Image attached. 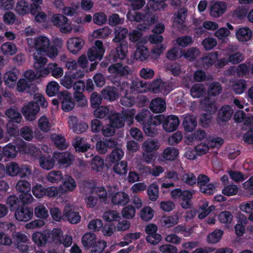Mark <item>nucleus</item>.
<instances>
[{"mask_svg": "<svg viewBox=\"0 0 253 253\" xmlns=\"http://www.w3.org/2000/svg\"><path fill=\"white\" fill-rule=\"evenodd\" d=\"M28 45L30 48L36 50L33 54L34 58L36 54L39 57H44L46 55L50 58L55 57L58 54L57 49L50 45V41L45 36H40L36 39H27Z\"/></svg>", "mask_w": 253, "mask_h": 253, "instance_id": "obj_1", "label": "nucleus"}, {"mask_svg": "<svg viewBox=\"0 0 253 253\" xmlns=\"http://www.w3.org/2000/svg\"><path fill=\"white\" fill-rule=\"evenodd\" d=\"M165 0H149L147 3V7L148 13L145 16L146 20L144 22L146 26L139 25L137 27L138 30L141 31L147 28L146 25L150 22L151 23H154L157 20L158 17L151 13L152 11H161L164 10L167 7V4L165 3Z\"/></svg>", "mask_w": 253, "mask_h": 253, "instance_id": "obj_2", "label": "nucleus"}, {"mask_svg": "<svg viewBox=\"0 0 253 253\" xmlns=\"http://www.w3.org/2000/svg\"><path fill=\"white\" fill-rule=\"evenodd\" d=\"M6 174L9 176H14L19 174L21 177H25L31 174V171L25 166L19 167L18 165L15 162L8 163L5 167L2 164H0V178L3 177Z\"/></svg>", "mask_w": 253, "mask_h": 253, "instance_id": "obj_3", "label": "nucleus"}, {"mask_svg": "<svg viewBox=\"0 0 253 253\" xmlns=\"http://www.w3.org/2000/svg\"><path fill=\"white\" fill-rule=\"evenodd\" d=\"M135 112L133 109L127 110L123 113L124 117L121 115L113 114L110 117V124L112 128H118L124 126L125 119L126 120L128 125L130 126L133 122V116Z\"/></svg>", "mask_w": 253, "mask_h": 253, "instance_id": "obj_4", "label": "nucleus"}, {"mask_svg": "<svg viewBox=\"0 0 253 253\" xmlns=\"http://www.w3.org/2000/svg\"><path fill=\"white\" fill-rule=\"evenodd\" d=\"M6 115L10 119V121L7 125L8 133L12 136H15L18 132L17 126L13 123H19L21 121V116L20 114L16 110L13 109L7 110L5 112Z\"/></svg>", "mask_w": 253, "mask_h": 253, "instance_id": "obj_5", "label": "nucleus"}, {"mask_svg": "<svg viewBox=\"0 0 253 253\" xmlns=\"http://www.w3.org/2000/svg\"><path fill=\"white\" fill-rule=\"evenodd\" d=\"M197 184L200 191L207 195L213 194L216 191V185L210 183V178L204 174H200L197 177Z\"/></svg>", "mask_w": 253, "mask_h": 253, "instance_id": "obj_6", "label": "nucleus"}, {"mask_svg": "<svg viewBox=\"0 0 253 253\" xmlns=\"http://www.w3.org/2000/svg\"><path fill=\"white\" fill-rule=\"evenodd\" d=\"M34 67L36 70L37 79L46 77L50 73L49 64L47 67H44L47 63V59L44 57H39L35 55Z\"/></svg>", "mask_w": 253, "mask_h": 253, "instance_id": "obj_7", "label": "nucleus"}, {"mask_svg": "<svg viewBox=\"0 0 253 253\" xmlns=\"http://www.w3.org/2000/svg\"><path fill=\"white\" fill-rule=\"evenodd\" d=\"M108 192L111 197L112 202L114 204L124 205L129 201V196L125 192H119L116 186L110 187Z\"/></svg>", "mask_w": 253, "mask_h": 253, "instance_id": "obj_8", "label": "nucleus"}, {"mask_svg": "<svg viewBox=\"0 0 253 253\" xmlns=\"http://www.w3.org/2000/svg\"><path fill=\"white\" fill-rule=\"evenodd\" d=\"M40 9L39 5L35 4L30 5L27 1L21 0L17 2L15 10L18 14L23 16L29 13L36 15Z\"/></svg>", "mask_w": 253, "mask_h": 253, "instance_id": "obj_9", "label": "nucleus"}, {"mask_svg": "<svg viewBox=\"0 0 253 253\" xmlns=\"http://www.w3.org/2000/svg\"><path fill=\"white\" fill-rule=\"evenodd\" d=\"M164 120V116L162 115H158L154 117H151L143 126V129L145 134L148 136H154L157 132L155 126L160 125Z\"/></svg>", "mask_w": 253, "mask_h": 253, "instance_id": "obj_10", "label": "nucleus"}, {"mask_svg": "<svg viewBox=\"0 0 253 253\" xmlns=\"http://www.w3.org/2000/svg\"><path fill=\"white\" fill-rule=\"evenodd\" d=\"M105 51V48L103 45V42L97 40L95 41L94 45L88 49L87 57L90 61L97 60H101L103 57Z\"/></svg>", "mask_w": 253, "mask_h": 253, "instance_id": "obj_11", "label": "nucleus"}, {"mask_svg": "<svg viewBox=\"0 0 253 253\" xmlns=\"http://www.w3.org/2000/svg\"><path fill=\"white\" fill-rule=\"evenodd\" d=\"M16 189L21 193L20 199L25 203H31L33 200V197L30 193L31 190V184L25 180H20L17 182Z\"/></svg>", "mask_w": 253, "mask_h": 253, "instance_id": "obj_12", "label": "nucleus"}, {"mask_svg": "<svg viewBox=\"0 0 253 253\" xmlns=\"http://www.w3.org/2000/svg\"><path fill=\"white\" fill-rule=\"evenodd\" d=\"M147 88L144 84L140 82L138 79L131 81V85L128 84H124L122 87V92L125 93L126 96H128V93L133 92H143L146 91Z\"/></svg>", "mask_w": 253, "mask_h": 253, "instance_id": "obj_13", "label": "nucleus"}, {"mask_svg": "<svg viewBox=\"0 0 253 253\" xmlns=\"http://www.w3.org/2000/svg\"><path fill=\"white\" fill-rule=\"evenodd\" d=\"M201 107L207 112V114L202 115L200 118V122L202 125L206 126L211 122V114L212 113H214L215 106L213 103L210 102V100L207 98L201 102Z\"/></svg>", "mask_w": 253, "mask_h": 253, "instance_id": "obj_14", "label": "nucleus"}, {"mask_svg": "<svg viewBox=\"0 0 253 253\" xmlns=\"http://www.w3.org/2000/svg\"><path fill=\"white\" fill-rule=\"evenodd\" d=\"M39 110L37 103L31 101L22 108L21 112L26 120L31 121L36 119Z\"/></svg>", "mask_w": 253, "mask_h": 253, "instance_id": "obj_15", "label": "nucleus"}, {"mask_svg": "<svg viewBox=\"0 0 253 253\" xmlns=\"http://www.w3.org/2000/svg\"><path fill=\"white\" fill-rule=\"evenodd\" d=\"M157 226L152 223L149 224L145 227V231L148 234L146 240L151 244L156 245L161 240V236L157 233Z\"/></svg>", "mask_w": 253, "mask_h": 253, "instance_id": "obj_16", "label": "nucleus"}, {"mask_svg": "<svg viewBox=\"0 0 253 253\" xmlns=\"http://www.w3.org/2000/svg\"><path fill=\"white\" fill-rule=\"evenodd\" d=\"M58 96L61 102L62 109L64 111L69 112L74 108L75 102L71 93L67 91H64L61 92Z\"/></svg>", "mask_w": 253, "mask_h": 253, "instance_id": "obj_17", "label": "nucleus"}, {"mask_svg": "<svg viewBox=\"0 0 253 253\" xmlns=\"http://www.w3.org/2000/svg\"><path fill=\"white\" fill-rule=\"evenodd\" d=\"M63 216L70 223L76 224L81 220V216L78 212L75 211V207L72 205H66L64 211Z\"/></svg>", "mask_w": 253, "mask_h": 253, "instance_id": "obj_18", "label": "nucleus"}, {"mask_svg": "<svg viewBox=\"0 0 253 253\" xmlns=\"http://www.w3.org/2000/svg\"><path fill=\"white\" fill-rule=\"evenodd\" d=\"M226 53L228 55V60L224 59L218 60L216 64L218 67H223L228 62L233 64L238 63L243 59V56L241 53L239 52L234 53L230 49L227 50Z\"/></svg>", "mask_w": 253, "mask_h": 253, "instance_id": "obj_19", "label": "nucleus"}, {"mask_svg": "<svg viewBox=\"0 0 253 253\" xmlns=\"http://www.w3.org/2000/svg\"><path fill=\"white\" fill-rule=\"evenodd\" d=\"M83 76L84 73L81 71L76 72V73L72 72H67L61 80L60 84L66 88H70L73 86V82Z\"/></svg>", "mask_w": 253, "mask_h": 253, "instance_id": "obj_20", "label": "nucleus"}, {"mask_svg": "<svg viewBox=\"0 0 253 253\" xmlns=\"http://www.w3.org/2000/svg\"><path fill=\"white\" fill-rule=\"evenodd\" d=\"M108 71L113 76H123L129 74L130 68L127 66H124L120 63H115L110 66Z\"/></svg>", "mask_w": 253, "mask_h": 253, "instance_id": "obj_21", "label": "nucleus"}, {"mask_svg": "<svg viewBox=\"0 0 253 253\" xmlns=\"http://www.w3.org/2000/svg\"><path fill=\"white\" fill-rule=\"evenodd\" d=\"M84 44V41L80 38H69L67 42V46L69 51L73 54H77Z\"/></svg>", "mask_w": 253, "mask_h": 253, "instance_id": "obj_22", "label": "nucleus"}, {"mask_svg": "<svg viewBox=\"0 0 253 253\" xmlns=\"http://www.w3.org/2000/svg\"><path fill=\"white\" fill-rule=\"evenodd\" d=\"M51 234L53 241L56 244L59 243L60 244H62L65 247H68L72 243V238L70 236L67 235L61 238L62 232L61 229H54L52 231Z\"/></svg>", "mask_w": 253, "mask_h": 253, "instance_id": "obj_23", "label": "nucleus"}, {"mask_svg": "<svg viewBox=\"0 0 253 253\" xmlns=\"http://www.w3.org/2000/svg\"><path fill=\"white\" fill-rule=\"evenodd\" d=\"M237 40L242 43L251 41L253 38V33L251 29L247 27L239 28L235 32Z\"/></svg>", "mask_w": 253, "mask_h": 253, "instance_id": "obj_24", "label": "nucleus"}, {"mask_svg": "<svg viewBox=\"0 0 253 253\" xmlns=\"http://www.w3.org/2000/svg\"><path fill=\"white\" fill-rule=\"evenodd\" d=\"M33 216V210L27 207H22L17 209L15 213V218L20 221H28L32 219Z\"/></svg>", "mask_w": 253, "mask_h": 253, "instance_id": "obj_25", "label": "nucleus"}, {"mask_svg": "<svg viewBox=\"0 0 253 253\" xmlns=\"http://www.w3.org/2000/svg\"><path fill=\"white\" fill-rule=\"evenodd\" d=\"M179 124L178 118L175 116H169L166 118L164 117L163 126L166 131H173L176 129Z\"/></svg>", "mask_w": 253, "mask_h": 253, "instance_id": "obj_26", "label": "nucleus"}, {"mask_svg": "<svg viewBox=\"0 0 253 253\" xmlns=\"http://www.w3.org/2000/svg\"><path fill=\"white\" fill-rule=\"evenodd\" d=\"M226 3L217 1L212 4L211 8L210 14L213 17H219L226 10Z\"/></svg>", "mask_w": 253, "mask_h": 253, "instance_id": "obj_27", "label": "nucleus"}, {"mask_svg": "<svg viewBox=\"0 0 253 253\" xmlns=\"http://www.w3.org/2000/svg\"><path fill=\"white\" fill-rule=\"evenodd\" d=\"M17 79V71L15 69L6 72L3 76L4 83L9 88H13L15 86Z\"/></svg>", "mask_w": 253, "mask_h": 253, "instance_id": "obj_28", "label": "nucleus"}, {"mask_svg": "<svg viewBox=\"0 0 253 253\" xmlns=\"http://www.w3.org/2000/svg\"><path fill=\"white\" fill-rule=\"evenodd\" d=\"M54 158L58 161L59 164L63 167H66L72 163L73 156L68 153L55 152Z\"/></svg>", "mask_w": 253, "mask_h": 253, "instance_id": "obj_29", "label": "nucleus"}, {"mask_svg": "<svg viewBox=\"0 0 253 253\" xmlns=\"http://www.w3.org/2000/svg\"><path fill=\"white\" fill-rule=\"evenodd\" d=\"M133 56L136 60L143 61L149 58L150 52L148 49L143 45H137Z\"/></svg>", "mask_w": 253, "mask_h": 253, "instance_id": "obj_30", "label": "nucleus"}, {"mask_svg": "<svg viewBox=\"0 0 253 253\" xmlns=\"http://www.w3.org/2000/svg\"><path fill=\"white\" fill-rule=\"evenodd\" d=\"M227 28L225 27L220 28L214 33V36L219 40L224 41L230 35V31L233 30V26L229 23L226 24Z\"/></svg>", "mask_w": 253, "mask_h": 253, "instance_id": "obj_31", "label": "nucleus"}, {"mask_svg": "<svg viewBox=\"0 0 253 253\" xmlns=\"http://www.w3.org/2000/svg\"><path fill=\"white\" fill-rule=\"evenodd\" d=\"M63 193L74 191L76 187V183L72 177L66 175L63 179V184L61 186Z\"/></svg>", "mask_w": 253, "mask_h": 253, "instance_id": "obj_32", "label": "nucleus"}, {"mask_svg": "<svg viewBox=\"0 0 253 253\" xmlns=\"http://www.w3.org/2000/svg\"><path fill=\"white\" fill-rule=\"evenodd\" d=\"M187 10L185 8L180 9L177 14H174L173 25L178 28H181L184 24Z\"/></svg>", "mask_w": 253, "mask_h": 253, "instance_id": "obj_33", "label": "nucleus"}, {"mask_svg": "<svg viewBox=\"0 0 253 253\" xmlns=\"http://www.w3.org/2000/svg\"><path fill=\"white\" fill-rule=\"evenodd\" d=\"M166 104L165 101L161 98H156L150 103L151 110L156 113H160L165 110Z\"/></svg>", "mask_w": 253, "mask_h": 253, "instance_id": "obj_34", "label": "nucleus"}, {"mask_svg": "<svg viewBox=\"0 0 253 253\" xmlns=\"http://www.w3.org/2000/svg\"><path fill=\"white\" fill-rule=\"evenodd\" d=\"M215 207L213 206H209V203L207 201H203L201 205L200 206L198 210V218L203 219L208 215L211 211H213Z\"/></svg>", "mask_w": 253, "mask_h": 253, "instance_id": "obj_35", "label": "nucleus"}, {"mask_svg": "<svg viewBox=\"0 0 253 253\" xmlns=\"http://www.w3.org/2000/svg\"><path fill=\"white\" fill-rule=\"evenodd\" d=\"M247 223V218L244 214H241L238 218V223L235 226V233L237 236H242L245 232V225Z\"/></svg>", "mask_w": 253, "mask_h": 253, "instance_id": "obj_36", "label": "nucleus"}, {"mask_svg": "<svg viewBox=\"0 0 253 253\" xmlns=\"http://www.w3.org/2000/svg\"><path fill=\"white\" fill-rule=\"evenodd\" d=\"M129 40L133 42H136V46L145 43L147 40L145 38L142 37L141 32L134 30L129 34Z\"/></svg>", "mask_w": 253, "mask_h": 253, "instance_id": "obj_37", "label": "nucleus"}, {"mask_svg": "<svg viewBox=\"0 0 253 253\" xmlns=\"http://www.w3.org/2000/svg\"><path fill=\"white\" fill-rule=\"evenodd\" d=\"M239 209L242 212L249 214V220L253 221V201L242 202L239 206Z\"/></svg>", "mask_w": 253, "mask_h": 253, "instance_id": "obj_38", "label": "nucleus"}, {"mask_svg": "<svg viewBox=\"0 0 253 253\" xmlns=\"http://www.w3.org/2000/svg\"><path fill=\"white\" fill-rule=\"evenodd\" d=\"M178 154L179 152L176 148L169 147L164 150L162 157L165 160L173 161L177 157Z\"/></svg>", "mask_w": 253, "mask_h": 253, "instance_id": "obj_39", "label": "nucleus"}, {"mask_svg": "<svg viewBox=\"0 0 253 253\" xmlns=\"http://www.w3.org/2000/svg\"><path fill=\"white\" fill-rule=\"evenodd\" d=\"M115 145V142L110 139L106 140L105 141L100 140L96 143V149L99 153L105 154L109 148L114 147Z\"/></svg>", "mask_w": 253, "mask_h": 253, "instance_id": "obj_40", "label": "nucleus"}, {"mask_svg": "<svg viewBox=\"0 0 253 253\" xmlns=\"http://www.w3.org/2000/svg\"><path fill=\"white\" fill-rule=\"evenodd\" d=\"M183 125L185 130L192 131L197 126V121L195 117L189 115L185 116Z\"/></svg>", "mask_w": 253, "mask_h": 253, "instance_id": "obj_41", "label": "nucleus"}, {"mask_svg": "<svg viewBox=\"0 0 253 253\" xmlns=\"http://www.w3.org/2000/svg\"><path fill=\"white\" fill-rule=\"evenodd\" d=\"M40 167L45 170L52 169L55 165V160L50 157L42 156L39 159Z\"/></svg>", "mask_w": 253, "mask_h": 253, "instance_id": "obj_42", "label": "nucleus"}, {"mask_svg": "<svg viewBox=\"0 0 253 253\" xmlns=\"http://www.w3.org/2000/svg\"><path fill=\"white\" fill-rule=\"evenodd\" d=\"M30 88L32 90L36 89L35 85L28 82L25 79H21L18 81L17 84V89L19 92H23L27 90L28 92H30Z\"/></svg>", "mask_w": 253, "mask_h": 253, "instance_id": "obj_43", "label": "nucleus"}, {"mask_svg": "<svg viewBox=\"0 0 253 253\" xmlns=\"http://www.w3.org/2000/svg\"><path fill=\"white\" fill-rule=\"evenodd\" d=\"M112 32L111 29L108 27L99 29L94 30L89 36L90 39H99L105 38L108 36Z\"/></svg>", "mask_w": 253, "mask_h": 253, "instance_id": "obj_44", "label": "nucleus"}, {"mask_svg": "<svg viewBox=\"0 0 253 253\" xmlns=\"http://www.w3.org/2000/svg\"><path fill=\"white\" fill-rule=\"evenodd\" d=\"M13 237L16 238L17 248L22 251H26L28 250L27 246L22 244L21 243H25L28 241V239L27 236L25 234L20 233H15L13 234Z\"/></svg>", "mask_w": 253, "mask_h": 253, "instance_id": "obj_45", "label": "nucleus"}, {"mask_svg": "<svg viewBox=\"0 0 253 253\" xmlns=\"http://www.w3.org/2000/svg\"><path fill=\"white\" fill-rule=\"evenodd\" d=\"M224 232L221 229H216L208 235L207 241L210 244H216L221 239Z\"/></svg>", "mask_w": 253, "mask_h": 253, "instance_id": "obj_46", "label": "nucleus"}, {"mask_svg": "<svg viewBox=\"0 0 253 253\" xmlns=\"http://www.w3.org/2000/svg\"><path fill=\"white\" fill-rule=\"evenodd\" d=\"M233 112V110L230 106L222 107L219 111V119L222 121H227L231 118Z\"/></svg>", "mask_w": 253, "mask_h": 253, "instance_id": "obj_47", "label": "nucleus"}, {"mask_svg": "<svg viewBox=\"0 0 253 253\" xmlns=\"http://www.w3.org/2000/svg\"><path fill=\"white\" fill-rule=\"evenodd\" d=\"M96 236L94 234L88 232L83 235L82 242L84 247L89 248L96 242Z\"/></svg>", "mask_w": 253, "mask_h": 253, "instance_id": "obj_48", "label": "nucleus"}, {"mask_svg": "<svg viewBox=\"0 0 253 253\" xmlns=\"http://www.w3.org/2000/svg\"><path fill=\"white\" fill-rule=\"evenodd\" d=\"M73 145L77 151L84 152L90 148V145L85 142L84 139L80 137H77Z\"/></svg>", "mask_w": 253, "mask_h": 253, "instance_id": "obj_49", "label": "nucleus"}, {"mask_svg": "<svg viewBox=\"0 0 253 253\" xmlns=\"http://www.w3.org/2000/svg\"><path fill=\"white\" fill-rule=\"evenodd\" d=\"M102 218L104 221L111 222L117 221L121 218V216L118 211L110 210L103 213Z\"/></svg>", "mask_w": 253, "mask_h": 253, "instance_id": "obj_50", "label": "nucleus"}, {"mask_svg": "<svg viewBox=\"0 0 253 253\" xmlns=\"http://www.w3.org/2000/svg\"><path fill=\"white\" fill-rule=\"evenodd\" d=\"M142 147L144 151L153 152L159 148L160 144L158 141L150 139L143 144Z\"/></svg>", "mask_w": 253, "mask_h": 253, "instance_id": "obj_51", "label": "nucleus"}, {"mask_svg": "<svg viewBox=\"0 0 253 253\" xmlns=\"http://www.w3.org/2000/svg\"><path fill=\"white\" fill-rule=\"evenodd\" d=\"M35 214L38 218L45 219L48 215V211L45 206L42 204H39L35 208Z\"/></svg>", "mask_w": 253, "mask_h": 253, "instance_id": "obj_52", "label": "nucleus"}, {"mask_svg": "<svg viewBox=\"0 0 253 253\" xmlns=\"http://www.w3.org/2000/svg\"><path fill=\"white\" fill-rule=\"evenodd\" d=\"M218 220L226 226H228L231 223L233 220V215L229 211H223L220 212L218 215Z\"/></svg>", "mask_w": 253, "mask_h": 253, "instance_id": "obj_53", "label": "nucleus"}, {"mask_svg": "<svg viewBox=\"0 0 253 253\" xmlns=\"http://www.w3.org/2000/svg\"><path fill=\"white\" fill-rule=\"evenodd\" d=\"M104 167V160L99 156H95L91 161L90 167L96 171L102 170Z\"/></svg>", "mask_w": 253, "mask_h": 253, "instance_id": "obj_54", "label": "nucleus"}, {"mask_svg": "<svg viewBox=\"0 0 253 253\" xmlns=\"http://www.w3.org/2000/svg\"><path fill=\"white\" fill-rule=\"evenodd\" d=\"M154 211L150 207H144L139 212L140 218L144 221L151 219L154 216Z\"/></svg>", "mask_w": 253, "mask_h": 253, "instance_id": "obj_55", "label": "nucleus"}, {"mask_svg": "<svg viewBox=\"0 0 253 253\" xmlns=\"http://www.w3.org/2000/svg\"><path fill=\"white\" fill-rule=\"evenodd\" d=\"M49 68H50V73L54 78H60L64 74L63 68L59 67L56 63H49Z\"/></svg>", "mask_w": 253, "mask_h": 253, "instance_id": "obj_56", "label": "nucleus"}, {"mask_svg": "<svg viewBox=\"0 0 253 253\" xmlns=\"http://www.w3.org/2000/svg\"><path fill=\"white\" fill-rule=\"evenodd\" d=\"M59 87V84L57 82H50L46 86V92L49 96H53L58 92Z\"/></svg>", "mask_w": 253, "mask_h": 253, "instance_id": "obj_57", "label": "nucleus"}, {"mask_svg": "<svg viewBox=\"0 0 253 253\" xmlns=\"http://www.w3.org/2000/svg\"><path fill=\"white\" fill-rule=\"evenodd\" d=\"M190 93L193 98H199L205 93V89L202 84H196L192 87Z\"/></svg>", "mask_w": 253, "mask_h": 253, "instance_id": "obj_58", "label": "nucleus"}, {"mask_svg": "<svg viewBox=\"0 0 253 253\" xmlns=\"http://www.w3.org/2000/svg\"><path fill=\"white\" fill-rule=\"evenodd\" d=\"M92 194L97 196L101 202H106L108 196H110L103 187H95L92 190Z\"/></svg>", "mask_w": 253, "mask_h": 253, "instance_id": "obj_59", "label": "nucleus"}, {"mask_svg": "<svg viewBox=\"0 0 253 253\" xmlns=\"http://www.w3.org/2000/svg\"><path fill=\"white\" fill-rule=\"evenodd\" d=\"M3 53L5 55H12L16 53L17 48L15 44L11 42L3 43L1 47Z\"/></svg>", "mask_w": 253, "mask_h": 253, "instance_id": "obj_60", "label": "nucleus"}, {"mask_svg": "<svg viewBox=\"0 0 253 253\" xmlns=\"http://www.w3.org/2000/svg\"><path fill=\"white\" fill-rule=\"evenodd\" d=\"M33 241L38 246H42L47 241L45 235L40 232H35L32 235Z\"/></svg>", "mask_w": 253, "mask_h": 253, "instance_id": "obj_61", "label": "nucleus"}, {"mask_svg": "<svg viewBox=\"0 0 253 253\" xmlns=\"http://www.w3.org/2000/svg\"><path fill=\"white\" fill-rule=\"evenodd\" d=\"M116 58H120L123 59L126 56L127 52V46L125 42H122L119 46H118L116 50Z\"/></svg>", "mask_w": 253, "mask_h": 253, "instance_id": "obj_62", "label": "nucleus"}, {"mask_svg": "<svg viewBox=\"0 0 253 253\" xmlns=\"http://www.w3.org/2000/svg\"><path fill=\"white\" fill-rule=\"evenodd\" d=\"M135 208L131 205H128L123 209L121 213L125 218L130 219L135 216Z\"/></svg>", "mask_w": 253, "mask_h": 253, "instance_id": "obj_63", "label": "nucleus"}, {"mask_svg": "<svg viewBox=\"0 0 253 253\" xmlns=\"http://www.w3.org/2000/svg\"><path fill=\"white\" fill-rule=\"evenodd\" d=\"M147 193L150 200L153 201H156L159 196V188L157 184L152 183L149 185Z\"/></svg>", "mask_w": 253, "mask_h": 253, "instance_id": "obj_64", "label": "nucleus"}]
</instances>
